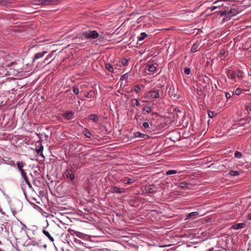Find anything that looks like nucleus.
I'll use <instances>...</instances> for the list:
<instances>
[{"label":"nucleus","mask_w":251,"mask_h":251,"mask_svg":"<svg viewBox=\"0 0 251 251\" xmlns=\"http://www.w3.org/2000/svg\"><path fill=\"white\" fill-rule=\"evenodd\" d=\"M135 180L133 178L124 177L120 180V182L124 183L125 184H131L134 182Z\"/></svg>","instance_id":"nucleus-10"},{"label":"nucleus","mask_w":251,"mask_h":251,"mask_svg":"<svg viewBox=\"0 0 251 251\" xmlns=\"http://www.w3.org/2000/svg\"><path fill=\"white\" fill-rule=\"evenodd\" d=\"M84 134L85 136L86 137H87V138H90L91 137V133L87 130H85L84 131Z\"/></svg>","instance_id":"nucleus-33"},{"label":"nucleus","mask_w":251,"mask_h":251,"mask_svg":"<svg viewBox=\"0 0 251 251\" xmlns=\"http://www.w3.org/2000/svg\"><path fill=\"white\" fill-rule=\"evenodd\" d=\"M66 175L67 177L69 178L71 181L74 179L75 176L72 171H67Z\"/></svg>","instance_id":"nucleus-20"},{"label":"nucleus","mask_w":251,"mask_h":251,"mask_svg":"<svg viewBox=\"0 0 251 251\" xmlns=\"http://www.w3.org/2000/svg\"><path fill=\"white\" fill-rule=\"evenodd\" d=\"M143 126L145 129L148 128H149V124L148 122H144L143 124Z\"/></svg>","instance_id":"nucleus-41"},{"label":"nucleus","mask_w":251,"mask_h":251,"mask_svg":"<svg viewBox=\"0 0 251 251\" xmlns=\"http://www.w3.org/2000/svg\"><path fill=\"white\" fill-rule=\"evenodd\" d=\"M197 51V48H191V52H195Z\"/></svg>","instance_id":"nucleus-46"},{"label":"nucleus","mask_w":251,"mask_h":251,"mask_svg":"<svg viewBox=\"0 0 251 251\" xmlns=\"http://www.w3.org/2000/svg\"><path fill=\"white\" fill-rule=\"evenodd\" d=\"M228 174L229 175H230L231 176H238L239 175V173L238 171H233V170H231Z\"/></svg>","instance_id":"nucleus-27"},{"label":"nucleus","mask_w":251,"mask_h":251,"mask_svg":"<svg viewBox=\"0 0 251 251\" xmlns=\"http://www.w3.org/2000/svg\"><path fill=\"white\" fill-rule=\"evenodd\" d=\"M37 0H35L34 1H33L32 3V4L33 5H36L34 3H40L39 2H38V1H37Z\"/></svg>","instance_id":"nucleus-48"},{"label":"nucleus","mask_w":251,"mask_h":251,"mask_svg":"<svg viewBox=\"0 0 251 251\" xmlns=\"http://www.w3.org/2000/svg\"><path fill=\"white\" fill-rule=\"evenodd\" d=\"M70 98L71 99V100L73 101L75 99V97H74L73 95H71L70 97Z\"/></svg>","instance_id":"nucleus-49"},{"label":"nucleus","mask_w":251,"mask_h":251,"mask_svg":"<svg viewBox=\"0 0 251 251\" xmlns=\"http://www.w3.org/2000/svg\"><path fill=\"white\" fill-rule=\"evenodd\" d=\"M64 205H67V203H64Z\"/></svg>","instance_id":"nucleus-54"},{"label":"nucleus","mask_w":251,"mask_h":251,"mask_svg":"<svg viewBox=\"0 0 251 251\" xmlns=\"http://www.w3.org/2000/svg\"><path fill=\"white\" fill-rule=\"evenodd\" d=\"M126 189L124 188H120L117 186H112L110 188V192L112 193L122 194L126 192Z\"/></svg>","instance_id":"nucleus-4"},{"label":"nucleus","mask_w":251,"mask_h":251,"mask_svg":"<svg viewBox=\"0 0 251 251\" xmlns=\"http://www.w3.org/2000/svg\"><path fill=\"white\" fill-rule=\"evenodd\" d=\"M220 53L221 55H224L225 54H226V51L224 49H222L221 50H220Z\"/></svg>","instance_id":"nucleus-44"},{"label":"nucleus","mask_w":251,"mask_h":251,"mask_svg":"<svg viewBox=\"0 0 251 251\" xmlns=\"http://www.w3.org/2000/svg\"><path fill=\"white\" fill-rule=\"evenodd\" d=\"M47 52L46 51H43L41 52H39L38 53H36L34 56V58L37 59L39 58H41L43 57L45 53H46Z\"/></svg>","instance_id":"nucleus-24"},{"label":"nucleus","mask_w":251,"mask_h":251,"mask_svg":"<svg viewBox=\"0 0 251 251\" xmlns=\"http://www.w3.org/2000/svg\"><path fill=\"white\" fill-rule=\"evenodd\" d=\"M198 212H193L188 214L186 216V219H190L191 218L195 219L197 218L198 216Z\"/></svg>","instance_id":"nucleus-16"},{"label":"nucleus","mask_w":251,"mask_h":251,"mask_svg":"<svg viewBox=\"0 0 251 251\" xmlns=\"http://www.w3.org/2000/svg\"><path fill=\"white\" fill-rule=\"evenodd\" d=\"M43 233L48 237L51 241H53V238L51 236L50 233L45 230H43Z\"/></svg>","instance_id":"nucleus-26"},{"label":"nucleus","mask_w":251,"mask_h":251,"mask_svg":"<svg viewBox=\"0 0 251 251\" xmlns=\"http://www.w3.org/2000/svg\"><path fill=\"white\" fill-rule=\"evenodd\" d=\"M127 78H128V74H127V73H126L121 76V80H126L127 79Z\"/></svg>","instance_id":"nucleus-38"},{"label":"nucleus","mask_w":251,"mask_h":251,"mask_svg":"<svg viewBox=\"0 0 251 251\" xmlns=\"http://www.w3.org/2000/svg\"><path fill=\"white\" fill-rule=\"evenodd\" d=\"M70 45H68L66 47H69Z\"/></svg>","instance_id":"nucleus-53"},{"label":"nucleus","mask_w":251,"mask_h":251,"mask_svg":"<svg viewBox=\"0 0 251 251\" xmlns=\"http://www.w3.org/2000/svg\"><path fill=\"white\" fill-rule=\"evenodd\" d=\"M128 60L126 58H123L121 60V63L124 66H127L128 64Z\"/></svg>","instance_id":"nucleus-31"},{"label":"nucleus","mask_w":251,"mask_h":251,"mask_svg":"<svg viewBox=\"0 0 251 251\" xmlns=\"http://www.w3.org/2000/svg\"><path fill=\"white\" fill-rule=\"evenodd\" d=\"M143 192L147 193H153L155 192V190L151 185H149L144 187Z\"/></svg>","instance_id":"nucleus-11"},{"label":"nucleus","mask_w":251,"mask_h":251,"mask_svg":"<svg viewBox=\"0 0 251 251\" xmlns=\"http://www.w3.org/2000/svg\"><path fill=\"white\" fill-rule=\"evenodd\" d=\"M249 108L250 110L251 111V103L249 105Z\"/></svg>","instance_id":"nucleus-50"},{"label":"nucleus","mask_w":251,"mask_h":251,"mask_svg":"<svg viewBox=\"0 0 251 251\" xmlns=\"http://www.w3.org/2000/svg\"><path fill=\"white\" fill-rule=\"evenodd\" d=\"M134 91L135 92H136V93H139V92H140V91H141V88H140V87L139 85H136V86L134 87Z\"/></svg>","instance_id":"nucleus-35"},{"label":"nucleus","mask_w":251,"mask_h":251,"mask_svg":"<svg viewBox=\"0 0 251 251\" xmlns=\"http://www.w3.org/2000/svg\"><path fill=\"white\" fill-rule=\"evenodd\" d=\"M184 71L186 75H189L191 73V70L190 68H185Z\"/></svg>","instance_id":"nucleus-40"},{"label":"nucleus","mask_w":251,"mask_h":251,"mask_svg":"<svg viewBox=\"0 0 251 251\" xmlns=\"http://www.w3.org/2000/svg\"><path fill=\"white\" fill-rule=\"evenodd\" d=\"M43 147L42 145L40 146V147L39 148V149L37 150V152L39 155L43 156Z\"/></svg>","instance_id":"nucleus-28"},{"label":"nucleus","mask_w":251,"mask_h":251,"mask_svg":"<svg viewBox=\"0 0 251 251\" xmlns=\"http://www.w3.org/2000/svg\"><path fill=\"white\" fill-rule=\"evenodd\" d=\"M242 156V154L241 153V152H240L239 151H236L234 153V156L236 158H241Z\"/></svg>","instance_id":"nucleus-32"},{"label":"nucleus","mask_w":251,"mask_h":251,"mask_svg":"<svg viewBox=\"0 0 251 251\" xmlns=\"http://www.w3.org/2000/svg\"><path fill=\"white\" fill-rule=\"evenodd\" d=\"M106 69L109 72L113 73L114 72L113 67L110 64H105Z\"/></svg>","instance_id":"nucleus-25"},{"label":"nucleus","mask_w":251,"mask_h":251,"mask_svg":"<svg viewBox=\"0 0 251 251\" xmlns=\"http://www.w3.org/2000/svg\"><path fill=\"white\" fill-rule=\"evenodd\" d=\"M16 165L17 166V169H18L19 172L21 173V175L24 176L25 173L26 172L23 169V168L25 166V164L24 162H23V161H17L16 162Z\"/></svg>","instance_id":"nucleus-7"},{"label":"nucleus","mask_w":251,"mask_h":251,"mask_svg":"<svg viewBox=\"0 0 251 251\" xmlns=\"http://www.w3.org/2000/svg\"><path fill=\"white\" fill-rule=\"evenodd\" d=\"M157 64H149L147 66V69L150 72L153 73L156 70Z\"/></svg>","instance_id":"nucleus-13"},{"label":"nucleus","mask_w":251,"mask_h":251,"mask_svg":"<svg viewBox=\"0 0 251 251\" xmlns=\"http://www.w3.org/2000/svg\"><path fill=\"white\" fill-rule=\"evenodd\" d=\"M134 136L137 138H145L146 136H148L146 134H143L140 133V132H135L134 133Z\"/></svg>","instance_id":"nucleus-22"},{"label":"nucleus","mask_w":251,"mask_h":251,"mask_svg":"<svg viewBox=\"0 0 251 251\" xmlns=\"http://www.w3.org/2000/svg\"><path fill=\"white\" fill-rule=\"evenodd\" d=\"M195 46V44H194L193 45L192 47H194Z\"/></svg>","instance_id":"nucleus-52"},{"label":"nucleus","mask_w":251,"mask_h":251,"mask_svg":"<svg viewBox=\"0 0 251 251\" xmlns=\"http://www.w3.org/2000/svg\"><path fill=\"white\" fill-rule=\"evenodd\" d=\"M216 13L219 14L221 16L225 15L229 17L233 16L237 14L235 10L232 11L231 9L228 10H217Z\"/></svg>","instance_id":"nucleus-3"},{"label":"nucleus","mask_w":251,"mask_h":251,"mask_svg":"<svg viewBox=\"0 0 251 251\" xmlns=\"http://www.w3.org/2000/svg\"><path fill=\"white\" fill-rule=\"evenodd\" d=\"M135 105L136 106H139L140 105V102L137 100H136V103H135Z\"/></svg>","instance_id":"nucleus-47"},{"label":"nucleus","mask_w":251,"mask_h":251,"mask_svg":"<svg viewBox=\"0 0 251 251\" xmlns=\"http://www.w3.org/2000/svg\"><path fill=\"white\" fill-rule=\"evenodd\" d=\"M71 208H72V206H71V205H68V206L67 205V207H66L64 206V207H63L64 211L65 210H70Z\"/></svg>","instance_id":"nucleus-45"},{"label":"nucleus","mask_w":251,"mask_h":251,"mask_svg":"<svg viewBox=\"0 0 251 251\" xmlns=\"http://www.w3.org/2000/svg\"><path fill=\"white\" fill-rule=\"evenodd\" d=\"M234 93L235 95H239L241 93V90L240 88H238L235 90Z\"/></svg>","instance_id":"nucleus-39"},{"label":"nucleus","mask_w":251,"mask_h":251,"mask_svg":"<svg viewBox=\"0 0 251 251\" xmlns=\"http://www.w3.org/2000/svg\"><path fill=\"white\" fill-rule=\"evenodd\" d=\"M38 2H39V3H34L36 5H53L55 4V1L51 0H37Z\"/></svg>","instance_id":"nucleus-6"},{"label":"nucleus","mask_w":251,"mask_h":251,"mask_svg":"<svg viewBox=\"0 0 251 251\" xmlns=\"http://www.w3.org/2000/svg\"><path fill=\"white\" fill-rule=\"evenodd\" d=\"M143 110L145 111L147 113H150L151 111V109L150 107L147 106L144 108Z\"/></svg>","instance_id":"nucleus-36"},{"label":"nucleus","mask_w":251,"mask_h":251,"mask_svg":"<svg viewBox=\"0 0 251 251\" xmlns=\"http://www.w3.org/2000/svg\"><path fill=\"white\" fill-rule=\"evenodd\" d=\"M245 224L244 223H238V224H236L233 225L231 226V228L234 229H241V228H244L245 227Z\"/></svg>","instance_id":"nucleus-15"},{"label":"nucleus","mask_w":251,"mask_h":251,"mask_svg":"<svg viewBox=\"0 0 251 251\" xmlns=\"http://www.w3.org/2000/svg\"><path fill=\"white\" fill-rule=\"evenodd\" d=\"M218 2H214V4L215 5H213V6H211L210 7L211 8V11H213L217 8L219 9V10H221V9L222 8V6H223V4L222 5H220V4H217L218 3Z\"/></svg>","instance_id":"nucleus-17"},{"label":"nucleus","mask_w":251,"mask_h":251,"mask_svg":"<svg viewBox=\"0 0 251 251\" xmlns=\"http://www.w3.org/2000/svg\"><path fill=\"white\" fill-rule=\"evenodd\" d=\"M208 115L209 116V117L210 118H213V116H214V113L213 112H211V111H209L208 112Z\"/></svg>","instance_id":"nucleus-42"},{"label":"nucleus","mask_w":251,"mask_h":251,"mask_svg":"<svg viewBox=\"0 0 251 251\" xmlns=\"http://www.w3.org/2000/svg\"><path fill=\"white\" fill-rule=\"evenodd\" d=\"M146 97L149 99H158L160 97V91L157 89H152L148 91L145 94Z\"/></svg>","instance_id":"nucleus-1"},{"label":"nucleus","mask_w":251,"mask_h":251,"mask_svg":"<svg viewBox=\"0 0 251 251\" xmlns=\"http://www.w3.org/2000/svg\"><path fill=\"white\" fill-rule=\"evenodd\" d=\"M59 213H55V215H56L57 216H58V215H59Z\"/></svg>","instance_id":"nucleus-51"},{"label":"nucleus","mask_w":251,"mask_h":251,"mask_svg":"<svg viewBox=\"0 0 251 251\" xmlns=\"http://www.w3.org/2000/svg\"><path fill=\"white\" fill-rule=\"evenodd\" d=\"M177 173V171L176 170H169L168 171L166 174L167 175H172V174H176Z\"/></svg>","instance_id":"nucleus-34"},{"label":"nucleus","mask_w":251,"mask_h":251,"mask_svg":"<svg viewBox=\"0 0 251 251\" xmlns=\"http://www.w3.org/2000/svg\"><path fill=\"white\" fill-rule=\"evenodd\" d=\"M74 113L72 111H68L65 113V118L67 120L72 119L73 117Z\"/></svg>","instance_id":"nucleus-23"},{"label":"nucleus","mask_w":251,"mask_h":251,"mask_svg":"<svg viewBox=\"0 0 251 251\" xmlns=\"http://www.w3.org/2000/svg\"><path fill=\"white\" fill-rule=\"evenodd\" d=\"M82 36L87 39H96L99 37V34L96 30H88L83 32Z\"/></svg>","instance_id":"nucleus-2"},{"label":"nucleus","mask_w":251,"mask_h":251,"mask_svg":"<svg viewBox=\"0 0 251 251\" xmlns=\"http://www.w3.org/2000/svg\"><path fill=\"white\" fill-rule=\"evenodd\" d=\"M225 96H226V98L227 99H229L231 97V94L229 93H228V92L226 93Z\"/></svg>","instance_id":"nucleus-43"},{"label":"nucleus","mask_w":251,"mask_h":251,"mask_svg":"<svg viewBox=\"0 0 251 251\" xmlns=\"http://www.w3.org/2000/svg\"><path fill=\"white\" fill-rule=\"evenodd\" d=\"M226 75L228 78L234 80L236 76V73L230 70L226 72Z\"/></svg>","instance_id":"nucleus-12"},{"label":"nucleus","mask_w":251,"mask_h":251,"mask_svg":"<svg viewBox=\"0 0 251 251\" xmlns=\"http://www.w3.org/2000/svg\"><path fill=\"white\" fill-rule=\"evenodd\" d=\"M174 91L175 89L174 87H171L168 91L169 95L170 96V97H173L175 99H178V97L176 94L174 93Z\"/></svg>","instance_id":"nucleus-14"},{"label":"nucleus","mask_w":251,"mask_h":251,"mask_svg":"<svg viewBox=\"0 0 251 251\" xmlns=\"http://www.w3.org/2000/svg\"><path fill=\"white\" fill-rule=\"evenodd\" d=\"M12 3L11 0H0V6H5Z\"/></svg>","instance_id":"nucleus-18"},{"label":"nucleus","mask_w":251,"mask_h":251,"mask_svg":"<svg viewBox=\"0 0 251 251\" xmlns=\"http://www.w3.org/2000/svg\"><path fill=\"white\" fill-rule=\"evenodd\" d=\"M73 90L74 93L76 95H78L79 94V91L77 87H73Z\"/></svg>","instance_id":"nucleus-37"},{"label":"nucleus","mask_w":251,"mask_h":251,"mask_svg":"<svg viewBox=\"0 0 251 251\" xmlns=\"http://www.w3.org/2000/svg\"><path fill=\"white\" fill-rule=\"evenodd\" d=\"M69 213V212L64 211V225H69L72 222L71 218L67 215Z\"/></svg>","instance_id":"nucleus-9"},{"label":"nucleus","mask_w":251,"mask_h":251,"mask_svg":"<svg viewBox=\"0 0 251 251\" xmlns=\"http://www.w3.org/2000/svg\"><path fill=\"white\" fill-rule=\"evenodd\" d=\"M243 74H244V73L242 71L238 70L237 74H236V76L239 78H242L243 76Z\"/></svg>","instance_id":"nucleus-30"},{"label":"nucleus","mask_w":251,"mask_h":251,"mask_svg":"<svg viewBox=\"0 0 251 251\" xmlns=\"http://www.w3.org/2000/svg\"><path fill=\"white\" fill-rule=\"evenodd\" d=\"M22 177L24 178V179L25 180V183L28 185V186H30V183L29 182V181H28L27 177H26V173H25V175L24 176H22Z\"/></svg>","instance_id":"nucleus-29"},{"label":"nucleus","mask_w":251,"mask_h":251,"mask_svg":"<svg viewBox=\"0 0 251 251\" xmlns=\"http://www.w3.org/2000/svg\"><path fill=\"white\" fill-rule=\"evenodd\" d=\"M89 119L91 121L96 122L99 120L98 117L95 114H91L89 116Z\"/></svg>","instance_id":"nucleus-21"},{"label":"nucleus","mask_w":251,"mask_h":251,"mask_svg":"<svg viewBox=\"0 0 251 251\" xmlns=\"http://www.w3.org/2000/svg\"><path fill=\"white\" fill-rule=\"evenodd\" d=\"M176 185L177 186L178 188L181 189H190L191 186V184L190 183H188L186 182H182L177 184H176Z\"/></svg>","instance_id":"nucleus-8"},{"label":"nucleus","mask_w":251,"mask_h":251,"mask_svg":"<svg viewBox=\"0 0 251 251\" xmlns=\"http://www.w3.org/2000/svg\"><path fill=\"white\" fill-rule=\"evenodd\" d=\"M148 36V35L146 34L145 32H142L140 36L138 37V41H142L144 40Z\"/></svg>","instance_id":"nucleus-19"},{"label":"nucleus","mask_w":251,"mask_h":251,"mask_svg":"<svg viewBox=\"0 0 251 251\" xmlns=\"http://www.w3.org/2000/svg\"><path fill=\"white\" fill-rule=\"evenodd\" d=\"M55 195L58 197L61 198L63 195V184L60 183L59 185L56 186L55 188L54 191Z\"/></svg>","instance_id":"nucleus-5"}]
</instances>
